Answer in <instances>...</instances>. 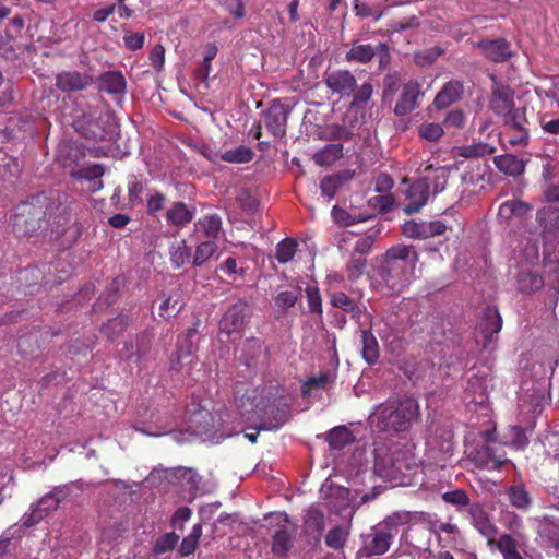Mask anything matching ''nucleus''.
I'll list each match as a JSON object with an SVG mask.
<instances>
[{
    "mask_svg": "<svg viewBox=\"0 0 559 559\" xmlns=\"http://www.w3.org/2000/svg\"><path fill=\"white\" fill-rule=\"evenodd\" d=\"M419 405L414 399L388 401L376 407L370 424L385 432L407 430L418 418Z\"/></svg>",
    "mask_w": 559,
    "mask_h": 559,
    "instance_id": "obj_2",
    "label": "nucleus"
},
{
    "mask_svg": "<svg viewBox=\"0 0 559 559\" xmlns=\"http://www.w3.org/2000/svg\"><path fill=\"white\" fill-rule=\"evenodd\" d=\"M502 118L507 126L519 132L518 138L512 140L513 143H521L527 139V132L524 127L525 117L522 110L512 107Z\"/></svg>",
    "mask_w": 559,
    "mask_h": 559,
    "instance_id": "obj_28",
    "label": "nucleus"
},
{
    "mask_svg": "<svg viewBox=\"0 0 559 559\" xmlns=\"http://www.w3.org/2000/svg\"><path fill=\"white\" fill-rule=\"evenodd\" d=\"M348 536V531L342 526H335L329 531L325 536V544L333 549H340L343 547L346 538Z\"/></svg>",
    "mask_w": 559,
    "mask_h": 559,
    "instance_id": "obj_45",
    "label": "nucleus"
},
{
    "mask_svg": "<svg viewBox=\"0 0 559 559\" xmlns=\"http://www.w3.org/2000/svg\"><path fill=\"white\" fill-rule=\"evenodd\" d=\"M462 94V85L459 82H450L437 94L433 105L438 109L449 107L460 98Z\"/></svg>",
    "mask_w": 559,
    "mask_h": 559,
    "instance_id": "obj_26",
    "label": "nucleus"
},
{
    "mask_svg": "<svg viewBox=\"0 0 559 559\" xmlns=\"http://www.w3.org/2000/svg\"><path fill=\"white\" fill-rule=\"evenodd\" d=\"M361 356L369 365L374 364L379 358V344L376 336L362 330L360 333Z\"/></svg>",
    "mask_w": 559,
    "mask_h": 559,
    "instance_id": "obj_27",
    "label": "nucleus"
},
{
    "mask_svg": "<svg viewBox=\"0 0 559 559\" xmlns=\"http://www.w3.org/2000/svg\"><path fill=\"white\" fill-rule=\"evenodd\" d=\"M328 88L341 97L353 94L356 86L355 76L347 70H337L328 73L324 78Z\"/></svg>",
    "mask_w": 559,
    "mask_h": 559,
    "instance_id": "obj_8",
    "label": "nucleus"
},
{
    "mask_svg": "<svg viewBox=\"0 0 559 559\" xmlns=\"http://www.w3.org/2000/svg\"><path fill=\"white\" fill-rule=\"evenodd\" d=\"M491 109L503 117L513 107V92L508 86L496 85L490 100Z\"/></svg>",
    "mask_w": 559,
    "mask_h": 559,
    "instance_id": "obj_18",
    "label": "nucleus"
},
{
    "mask_svg": "<svg viewBox=\"0 0 559 559\" xmlns=\"http://www.w3.org/2000/svg\"><path fill=\"white\" fill-rule=\"evenodd\" d=\"M391 542L392 535L389 532L373 528L365 545L366 552L369 556L383 555L389 550Z\"/></svg>",
    "mask_w": 559,
    "mask_h": 559,
    "instance_id": "obj_16",
    "label": "nucleus"
},
{
    "mask_svg": "<svg viewBox=\"0 0 559 559\" xmlns=\"http://www.w3.org/2000/svg\"><path fill=\"white\" fill-rule=\"evenodd\" d=\"M527 383H523L520 395L519 407L522 413L534 415L539 412L545 401V388L540 383H536L532 388H526Z\"/></svg>",
    "mask_w": 559,
    "mask_h": 559,
    "instance_id": "obj_6",
    "label": "nucleus"
},
{
    "mask_svg": "<svg viewBox=\"0 0 559 559\" xmlns=\"http://www.w3.org/2000/svg\"><path fill=\"white\" fill-rule=\"evenodd\" d=\"M306 524L320 533L323 530V514L316 508H311L307 512Z\"/></svg>",
    "mask_w": 559,
    "mask_h": 559,
    "instance_id": "obj_58",
    "label": "nucleus"
},
{
    "mask_svg": "<svg viewBox=\"0 0 559 559\" xmlns=\"http://www.w3.org/2000/svg\"><path fill=\"white\" fill-rule=\"evenodd\" d=\"M179 311L178 300L167 297L159 305V316L164 319L174 317Z\"/></svg>",
    "mask_w": 559,
    "mask_h": 559,
    "instance_id": "obj_55",
    "label": "nucleus"
},
{
    "mask_svg": "<svg viewBox=\"0 0 559 559\" xmlns=\"http://www.w3.org/2000/svg\"><path fill=\"white\" fill-rule=\"evenodd\" d=\"M191 257L190 247L185 239L175 240L169 246V258L173 266L179 269L183 266Z\"/></svg>",
    "mask_w": 559,
    "mask_h": 559,
    "instance_id": "obj_29",
    "label": "nucleus"
},
{
    "mask_svg": "<svg viewBox=\"0 0 559 559\" xmlns=\"http://www.w3.org/2000/svg\"><path fill=\"white\" fill-rule=\"evenodd\" d=\"M489 379L486 374L473 376L464 390V401L467 405L485 406L488 401Z\"/></svg>",
    "mask_w": 559,
    "mask_h": 559,
    "instance_id": "obj_7",
    "label": "nucleus"
},
{
    "mask_svg": "<svg viewBox=\"0 0 559 559\" xmlns=\"http://www.w3.org/2000/svg\"><path fill=\"white\" fill-rule=\"evenodd\" d=\"M123 40H124L126 47L128 49L134 51V50H138L143 47L144 40H145V35H144V33H141V32L132 33V34L126 35L123 37Z\"/></svg>",
    "mask_w": 559,
    "mask_h": 559,
    "instance_id": "obj_60",
    "label": "nucleus"
},
{
    "mask_svg": "<svg viewBox=\"0 0 559 559\" xmlns=\"http://www.w3.org/2000/svg\"><path fill=\"white\" fill-rule=\"evenodd\" d=\"M252 158V150L245 145H240L236 148L228 150L221 155L222 160L235 164L248 163Z\"/></svg>",
    "mask_w": 559,
    "mask_h": 559,
    "instance_id": "obj_37",
    "label": "nucleus"
},
{
    "mask_svg": "<svg viewBox=\"0 0 559 559\" xmlns=\"http://www.w3.org/2000/svg\"><path fill=\"white\" fill-rule=\"evenodd\" d=\"M59 504V498L56 496V493H50L40 499V501L37 503L36 508L34 509V518L36 520H39L44 516H46L49 511L56 510Z\"/></svg>",
    "mask_w": 559,
    "mask_h": 559,
    "instance_id": "obj_42",
    "label": "nucleus"
},
{
    "mask_svg": "<svg viewBox=\"0 0 559 559\" xmlns=\"http://www.w3.org/2000/svg\"><path fill=\"white\" fill-rule=\"evenodd\" d=\"M179 540V536L175 533H166L162 537H159L153 548V552L155 555L165 554L177 545Z\"/></svg>",
    "mask_w": 559,
    "mask_h": 559,
    "instance_id": "obj_46",
    "label": "nucleus"
},
{
    "mask_svg": "<svg viewBox=\"0 0 559 559\" xmlns=\"http://www.w3.org/2000/svg\"><path fill=\"white\" fill-rule=\"evenodd\" d=\"M479 48L487 58L496 62L503 61L510 56V49L504 39L483 41Z\"/></svg>",
    "mask_w": 559,
    "mask_h": 559,
    "instance_id": "obj_24",
    "label": "nucleus"
},
{
    "mask_svg": "<svg viewBox=\"0 0 559 559\" xmlns=\"http://www.w3.org/2000/svg\"><path fill=\"white\" fill-rule=\"evenodd\" d=\"M366 260L364 258H353L347 266V274L350 280H356L364 274Z\"/></svg>",
    "mask_w": 559,
    "mask_h": 559,
    "instance_id": "obj_57",
    "label": "nucleus"
},
{
    "mask_svg": "<svg viewBox=\"0 0 559 559\" xmlns=\"http://www.w3.org/2000/svg\"><path fill=\"white\" fill-rule=\"evenodd\" d=\"M373 87L370 83L362 84L354 95L352 106H362L372 96Z\"/></svg>",
    "mask_w": 559,
    "mask_h": 559,
    "instance_id": "obj_56",
    "label": "nucleus"
},
{
    "mask_svg": "<svg viewBox=\"0 0 559 559\" xmlns=\"http://www.w3.org/2000/svg\"><path fill=\"white\" fill-rule=\"evenodd\" d=\"M510 438L508 439L507 443L511 445L512 448L520 450L524 449L527 444V438L524 432V430L519 426H512L510 427Z\"/></svg>",
    "mask_w": 559,
    "mask_h": 559,
    "instance_id": "obj_51",
    "label": "nucleus"
},
{
    "mask_svg": "<svg viewBox=\"0 0 559 559\" xmlns=\"http://www.w3.org/2000/svg\"><path fill=\"white\" fill-rule=\"evenodd\" d=\"M447 229L441 221L423 222V238L442 235Z\"/></svg>",
    "mask_w": 559,
    "mask_h": 559,
    "instance_id": "obj_53",
    "label": "nucleus"
},
{
    "mask_svg": "<svg viewBox=\"0 0 559 559\" xmlns=\"http://www.w3.org/2000/svg\"><path fill=\"white\" fill-rule=\"evenodd\" d=\"M167 218L174 225L182 227L192 221L193 213L186 204L178 202L167 212Z\"/></svg>",
    "mask_w": 559,
    "mask_h": 559,
    "instance_id": "obj_33",
    "label": "nucleus"
},
{
    "mask_svg": "<svg viewBox=\"0 0 559 559\" xmlns=\"http://www.w3.org/2000/svg\"><path fill=\"white\" fill-rule=\"evenodd\" d=\"M496 546L503 559H523L518 550V542L509 534H502L498 538Z\"/></svg>",
    "mask_w": 559,
    "mask_h": 559,
    "instance_id": "obj_31",
    "label": "nucleus"
},
{
    "mask_svg": "<svg viewBox=\"0 0 559 559\" xmlns=\"http://www.w3.org/2000/svg\"><path fill=\"white\" fill-rule=\"evenodd\" d=\"M239 413L246 424L259 430H278L289 418V401L276 388H262L240 399Z\"/></svg>",
    "mask_w": 559,
    "mask_h": 559,
    "instance_id": "obj_1",
    "label": "nucleus"
},
{
    "mask_svg": "<svg viewBox=\"0 0 559 559\" xmlns=\"http://www.w3.org/2000/svg\"><path fill=\"white\" fill-rule=\"evenodd\" d=\"M197 333L195 328H190L187 333L179 336L177 342L176 357L171 359L170 368L175 371L189 373L194 364L193 341Z\"/></svg>",
    "mask_w": 559,
    "mask_h": 559,
    "instance_id": "obj_4",
    "label": "nucleus"
},
{
    "mask_svg": "<svg viewBox=\"0 0 559 559\" xmlns=\"http://www.w3.org/2000/svg\"><path fill=\"white\" fill-rule=\"evenodd\" d=\"M420 95V86L416 81H409L404 85L401 99L394 107L397 116H405L418 106V97Z\"/></svg>",
    "mask_w": 559,
    "mask_h": 559,
    "instance_id": "obj_12",
    "label": "nucleus"
},
{
    "mask_svg": "<svg viewBox=\"0 0 559 559\" xmlns=\"http://www.w3.org/2000/svg\"><path fill=\"white\" fill-rule=\"evenodd\" d=\"M199 226L204 235L210 238H217L222 231V219L218 215L212 214L199 219Z\"/></svg>",
    "mask_w": 559,
    "mask_h": 559,
    "instance_id": "obj_39",
    "label": "nucleus"
},
{
    "mask_svg": "<svg viewBox=\"0 0 559 559\" xmlns=\"http://www.w3.org/2000/svg\"><path fill=\"white\" fill-rule=\"evenodd\" d=\"M331 304L334 307L341 308L342 310L350 313L353 318H358L360 316L359 307L354 302L353 299H350L342 292L332 294Z\"/></svg>",
    "mask_w": 559,
    "mask_h": 559,
    "instance_id": "obj_38",
    "label": "nucleus"
},
{
    "mask_svg": "<svg viewBox=\"0 0 559 559\" xmlns=\"http://www.w3.org/2000/svg\"><path fill=\"white\" fill-rule=\"evenodd\" d=\"M354 440L352 431L345 426L333 428L328 435V442L333 449H343Z\"/></svg>",
    "mask_w": 559,
    "mask_h": 559,
    "instance_id": "obj_32",
    "label": "nucleus"
},
{
    "mask_svg": "<svg viewBox=\"0 0 559 559\" xmlns=\"http://www.w3.org/2000/svg\"><path fill=\"white\" fill-rule=\"evenodd\" d=\"M41 207L35 206L31 202H24L14 207L11 215L14 231L20 235H32L41 228Z\"/></svg>",
    "mask_w": 559,
    "mask_h": 559,
    "instance_id": "obj_3",
    "label": "nucleus"
},
{
    "mask_svg": "<svg viewBox=\"0 0 559 559\" xmlns=\"http://www.w3.org/2000/svg\"><path fill=\"white\" fill-rule=\"evenodd\" d=\"M450 168L448 166L433 167L432 165L426 168V175L421 178L429 185V192L439 193L444 190Z\"/></svg>",
    "mask_w": 559,
    "mask_h": 559,
    "instance_id": "obj_20",
    "label": "nucleus"
},
{
    "mask_svg": "<svg viewBox=\"0 0 559 559\" xmlns=\"http://www.w3.org/2000/svg\"><path fill=\"white\" fill-rule=\"evenodd\" d=\"M502 326V319L495 308H487L477 324V331L488 341L497 334Z\"/></svg>",
    "mask_w": 559,
    "mask_h": 559,
    "instance_id": "obj_17",
    "label": "nucleus"
},
{
    "mask_svg": "<svg viewBox=\"0 0 559 559\" xmlns=\"http://www.w3.org/2000/svg\"><path fill=\"white\" fill-rule=\"evenodd\" d=\"M532 211V206L521 200H510L503 202L499 206L498 218L501 222L508 223L512 219H522L526 217Z\"/></svg>",
    "mask_w": 559,
    "mask_h": 559,
    "instance_id": "obj_15",
    "label": "nucleus"
},
{
    "mask_svg": "<svg viewBox=\"0 0 559 559\" xmlns=\"http://www.w3.org/2000/svg\"><path fill=\"white\" fill-rule=\"evenodd\" d=\"M538 536L544 547L559 550V521L544 520L538 527Z\"/></svg>",
    "mask_w": 559,
    "mask_h": 559,
    "instance_id": "obj_21",
    "label": "nucleus"
},
{
    "mask_svg": "<svg viewBox=\"0 0 559 559\" xmlns=\"http://www.w3.org/2000/svg\"><path fill=\"white\" fill-rule=\"evenodd\" d=\"M297 243L293 239H284L276 247V259L280 263H287L293 260L296 253Z\"/></svg>",
    "mask_w": 559,
    "mask_h": 559,
    "instance_id": "obj_43",
    "label": "nucleus"
},
{
    "mask_svg": "<svg viewBox=\"0 0 559 559\" xmlns=\"http://www.w3.org/2000/svg\"><path fill=\"white\" fill-rule=\"evenodd\" d=\"M496 167L507 176H519L524 171V162L511 154L495 157Z\"/></svg>",
    "mask_w": 559,
    "mask_h": 559,
    "instance_id": "obj_25",
    "label": "nucleus"
},
{
    "mask_svg": "<svg viewBox=\"0 0 559 559\" xmlns=\"http://www.w3.org/2000/svg\"><path fill=\"white\" fill-rule=\"evenodd\" d=\"M191 514H192V511L190 508L181 507L176 510V512L174 513V515L171 518L170 523L175 528L182 531L185 527V523L190 520Z\"/></svg>",
    "mask_w": 559,
    "mask_h": 559,
    "instance_id": "obj_54",
    "label": "nucleus"
},
{
    "mask_svg": "<svg viewBox=\"0 0 559 559\" xmlns=\"http://www.w3.org/2000/svg\"><path fill=\"white\" fill-rule=\"evenodd\" d=\"M467 513L472 521L473 526L489 542L492 540L496 535L497 528L495 524L491 522L489 514L485 511V509L476 503L472 504L467 509Z\"/></svg>",
    "mask_w": 559,
    "mask_h": 559,
    "instance_id": "obj_10",
    "label": "nucleus"
},
{
    "mask_svg": "<svg viewBox=\"0 0 559 559\" xmlns=\"http://www.w3.org/2000/svg\"><path fill=\"white\" fill-rule=\"evenodd\" d=\"M384 50L385 46L382 44H379L377 47L369 44H354L346 52V60L348 62L355 61L359 63H367L376 56L377 52Z\"/></svg>",
    "mask_w": 559,
    "mask_h": 559,
    "instance_id": "obj_22",
    "label": "nucleus"
},
{
    "mask_svg": "<svg viewBox=\"0 0 559 559\" xmlns=\"http://www.w3.org/2000/svg\"><path fill=\"white\" fill-rule=\"evenodd\" d=\"M150 61L155 70L160 71L165 62V49L162 45H155L150 52Z\"/></svg>",
    "mask_w": 559,
    "mask_h": 559,
    "instance_id": "obj_59",
    "label": "nucleus"
},
{
    "mask_svg": "<svg viewBox=\"0 0 559 559\" xmlns=\"http://www.w3.org/2000/svg\"><path fill=\"white\" fill-rule=\"evenodd\" d=\"M91 83V78L75 71L62 72L57 75V86L64 92L80 91Z\"/></svg>",
    "mask_w": 559,
    "mask_h": 559,
    "instance_id": "obj_19",
    "label": "nucleus"
},
{
    "mask_svg": "<svg viewBox=\"0 0 559 559\" xmlns=\"http://www.w3.org/2000/svg\"><path fill=\"white\" fill-rule=\"evenodd\" d=\"M418 133L427 141H437L443 134V127L437 122L423 123L418 128Z\"/></svg>",
    "mask_w": 559,
    "mask_h": 559,
    "instance_id": "obj_47",
    "label": "nucleus"
},
{
    "mask_svg": "<svg viewBox=\"0 0 559 559\" xmlns=\"http://www.w3.org/2000/svg\"><path fill=\"white\" fill-rule=\"evenodd\" d=\"M543 285L539 276L528 273H523L519 278V288L524 293H531L538 289Z\"/></svg>",
    "mask_w": 559,
    "mask_h": 559,
    "instance_id": "obj_49",
    "label": "nucleus"
},
{
    "mask_svg": "<svg viewBox=\"0 0 559 559\" xmlns=\"http://www.w3.org/2000/svg\"><path fill=\"white\" fill-rule=\"evenodd\" d=\"M411 457L406 453L394 452L386 456H381L379 452L376 455L374 468L383 478H395L409 469Z\"/></svg>",
    "mask_w": 559,
    "mask_h": 559,
    "instance_id": "obj_5",
    "label": "nucleus"
},
{
    "mask_svg": "<svg viewBox=\"0 0 559 559\" xmlns=\"http://www.w3.org/2000/svg\"><path fill=\"white\" fill-rule=\"evenodd\" d=\"M287 112L281 105H273L265 112V126L275 138H282L286 132Z\"/></svg>",
    "mask_w": 559,
    "mask_h": 559,
    "instance_id": "obj_14",
    "label": "nucleus"
},
{
    "mask_svg": "<svg viewBox=\"0 0 559 559\" xmlns=\"http://www.w3.org/2000/svg\"><path fill=\"white\" fill-rule=\"evenodd\" d=\"M429 185L421 178L414 182L406 191L405 212L408 214L419 211L428 201Z\"/></svg>",
    "mask_w": 559,
    "mask_h": 559,
    "instance_id": "obj_9",
    "label": "nucleus"
},
{
    "mask_svg": "<svg viewBox=\"0 0 559 559\" xmlns=\"http://www.w3.org/2000/svg\"><path fill=\"white\" fill-rule=\"evenodd\" d=\"M306 296L308 300V307L311 312L319 316L322 314V300L319 293V288L316 285H308L306 287Z\"/></svg>",
    "mask_w": 559,
    "mask_h": 559,
    "instance_id": "obj_48",
    "label": "nucleus"
},
{
    "mask_svg": "<svg viewBox=\"0 0 559 559\" xmlns=\"http://www.w3.org/2000/svg\"><path fill=\"white\" fill-rule=\"evenodd\" d=\"M217 250V245L212 241H202L197 246L193 264L195 266H201L204 262H206Z\"/></svg>",
    "mask_w": 559,
    "mask_h": 559,
    "instance_id": "obj_41",
    "label": "nucleus"
},
{
    "mask_svg": "<svg viewBox=\"0 0 559 559\" xmlns=\"http://www.w3.org/2000/svg\"><path fill=\"white\" fill-rule=\"evenodd\" d=\"M103 88L110 94H120L126 90V80L119 72H109L102 78Z\"/></svg>",
    "mask_w": 559,
    "mask_h": 559,
    "instance_id": "obj_36",
    "label": "nucleus"
},
{
    "mask_svg": "<svg viewBox=\"0 0 559 559\" xmlns=\"http://www.w3.org/2000/svg\"><path fill=\"white\" fill-rule=\"evenodd\" d=\"M226 11L240 19L245 14L243 4L240 0H224L222 4Z\"/></svg>",
    "mask_w": 559,
    "mask_h": 559,
    "instance_id": "obj_64",
    "label": "nucleus"
},
{
    "mask_svg": "<svg viewBox=\"0 0 559 559\" xmlns=\"http://www.w3.org/2000/svg\"><path fill=\"white\" fill-rule=\"evenodd\" d=\"M293 546V535L286 528L278 530L272 542V551L278 556H285Z\"/></svg>",
    "mask_w": 559,
    "mask_h": 559,
    "instance_id": "obj_34",
    "label": "nucleus"
},
{
    "mask_svg": "<svg viewBox=\"0 0 559 559\" xmlns=\"http://www.w3.org/2000/svg\"><path fill=\"white\" fill-rule=\"evenodd\" d=\"M473 460L478 466L486 469H498L507 462L504 454L498 453L491 445L476 449L473 453Z\"/></svg>",
    "mask_w": 559,
    "mask_h": 559,
    "instance_id": "obj_13",
    "label": "nucleus"
},
{
    "mask_svg": "<svg viewBox=\"0 0 559 559\" xmlns=\"http://www.w3.org/2000/svg\"><path fill=\"white\" fill-rule=\"evenodd\" d=\"M442 499L444 502L455 507H466L469 504V498L467 493L461 489L444 492L442 495Z\"/></svg>",
    "mask_w": 559,
    "mask_h": 559,
    "instance_id": "obj_50",
    "label": "nucleus"
},
{
    "mask_svg": "<svg viewBox=\"0 0 559 559\" xmlns=\"http://www.w3.org/2000/svg\"><path fill=\"white\" fill-rule=\"evenodd\" d=\"M456 152L460 156L463 157H477V156H484L491 152V150L481 143L468 145V146H461L456 148Z\"/></svg>",
    "mask_w": 559,
    "mask_h": 559,
    "instance_id": "obj_52",
    "label": "nucleus"
},
{
    "mask_svg": "<svg viewBox=\"0 0 559 559\" xmlns=\"http://www.w3.org/2000/svg\"><path fill=\"white\" fill-rule=\"evenodd\" d=\"M246 308L247 306L245 302H238L231 306L221 320V332L228 335L239 332L242 329L245 322Z\"/></svg>",
    "mask_w": 559,
    "mask_h": 559,
    "instance_id": "obj_11",
    "label": "nucleus"
},
{
    "mask_svg": "<svg viewBox=\"0 0 559 559\" xmlns=\"http://www.w3.org/2000/svg\"><path fill=\"white\" fill-rule=\"evenodd\" d=\"M464 122V114L460 110L450 111L444 119V124L447 128H462Z\"/></svg>",
    "mask_w": 559,
    "mask_h": 559,
    "instance_id": "obj_62",
    "label": "nucleus"
},
{
    "mask_svg": "<svg viewBox=\"0 0 559 559\" xmlns=\"http://www.w3.org/2000/svg\"><path fill=\"white\" fill-rule=\"evenodd\" d=\"M403 233L409 238H423V222L408 221L403 225Z\"/></svg>",
    "mask_w": 559,
    "mask_h": 559,
    "instance_id": "obj_63",
    "label": "nucleus"
},
{
    "mask_svg": "<svg viewBox=\"0 0 559 559\" xmlns=\"http://www.w3.org/2000/svg\"><path fill=\"white\" fill-rule=\"evenodd\" d=\"M388 257L390 259V271L395 272L400 270L402 266L400 262H406L411 266L415 264L416 261V252L413 248L407 246L394 247L388 251Z\"/></svg>",
    "mask_w": 559,
    "mask_h": 559,
    "instance_id": "obj_23",
    "label": "nucleus"
},
{
    "mask_svg": "<svg viewBox=\"0 0 559 559\" xmlns=\"http://www.w3.org/2000/svg\"><path fill=\"white\" fill-rule=\"evenodd\" d=\"M298 299V295L294 292H282L276 296V305L281 308L287 309L293 307Z\"/></svg>",
    "mask_w": 559,
    "mask_h": 559,
    "instance_id": "obj_61",
    "label": "nucleus"
},
{
    "mask_svg": "<svg viewBox=\"0 0 559 559\" xmlns=\"http://www.w3.org/2000/svg\"><path fill=\"white\" fill-rule=\"evenodd\" d=\"M507 493L513 507L518 509H527L530 507L531 499L523 486H512L508 489Z\"/></svg>",
    "mask_w": 559,
    "mask_h": 559,
    "instance_id": "obj_40",
    "label": "nucleus"
},
{
    "mask_svg": "<svg viewBox=\"0 0 559 559\" xmlns=\"http://www.w3.org/2000/svg\"><path fill=\"white\" fill-rule=\"evenodd\" d=\"M201 535H202V525L199 523L194 524L192 526L189 535L186 536L180 544V548H179L180 555L185 556V557L192 555L199 545Z\"/></svg>",
    "mask_w": 559,
    "mask_h": 559,
    "instance_id": "obj_35",
    "label": "nucleus"
},
{
    "mask_svg": "<svg viewBox=\"0 0 559 559\" xmlns=\"http://www.w3.org/2000/svg\"><path fill=\"white\" fill-rule=\"evenodd\" d=\"M343 155L341 144H328L313 155V160L319 166H328L335 163Z\"/></svg>",
    "mask_w": 559,
    "mask_h": 559,
    "instance_id": "obj_30",
    "label": "nucleus"
},
{
    "mask_svg": "<svg viewBox=\"0 0 559 559\" xmlns=\"http://www.w3.org/2000/svg\"><path fill=\"white\" fill-rule=\"evenodd\" d=\"M342 182V178L338 175L324 177L320 182L321 194L326 198L328 201L332 200Z\"/></svg>",
    "mask_w": 559,
    "mask_h": 559,
    "instance_id": "obj_44",
    "label": "nucleus"
}]
</instances>
